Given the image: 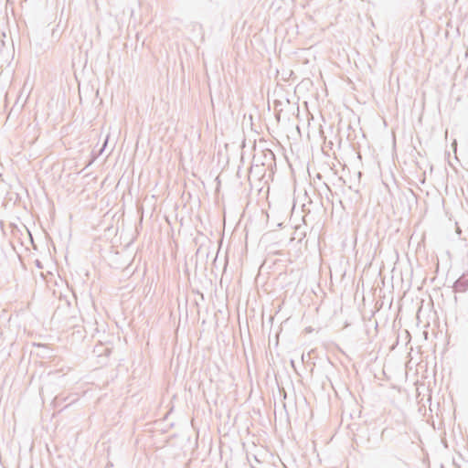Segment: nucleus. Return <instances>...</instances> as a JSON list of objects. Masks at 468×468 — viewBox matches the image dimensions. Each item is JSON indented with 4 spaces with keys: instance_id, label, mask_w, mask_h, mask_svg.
Masks as SVG:
<instances>
[{
    "instance_id": "nucleus-1",
    "label": "nucleus",
    "mask_w": 468,
    "mask_h": 468,
    "mask_svg": "<svg viewBox=\"0 0 468 468\" xmlns=\"http://www.w3.org/2000/svg\"><path fill=\"white\" fill-rule=\"evenodd\" d=\"M452 288L455 292H465L468 290V271L454 282Z\"/></svg>"
}]
</instances>
